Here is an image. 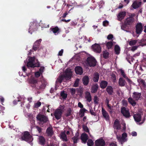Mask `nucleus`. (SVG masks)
Returning a JSON list of instances; mask_svg holds the SVG:
<instances>
[{"label": "nucleus", "mask_w": 146, "mask_h": 146, "mask_svg": "<svg viewBox=\"0 0 146 146\" xmlns=\"http://www.w3.org/2000/svg\"><path fill=\"white\" fill-rule=\"evenodd\" d=\"M73 70L70 68H68L66 70L65 74L63 76H60L57 79V81L61 83L63 80V78H65L66 80L70 79L72 75Z\"/></svg>", "instance_id": "obj_1"}, {"label": "nucleus", "mask_w": 146, "mask_h": 146, "mask_svg": "<svg viewBox=\"0 0 146 146\" xmlns=\"http://www.w3.org/2000/svg\"><path fill=\"white\" fill-rule=\"evenodd\" d=\"M73 70L70 68H68L66 70L65 74L63 76H60L57 79V81L61 83L63 80V78H65L66 80L70 79L72 75Z\"/></svg>", "instance_id": "obj_2"}, {"label": "nucleus", "mask_w": 146, "mask_h": 146, "mask_svg": "<svg viewBox=\"0 0 146 146\" xmlns=\"http://www.w3.org/2000/svg\"><path fill=\"white\" fill-rule=\"evenodd\" d=\"M28 62L27 63V66L28 67L34 68L39 66V63L37 59L34 57L30 58L28 59Z\"/></svg>", "instance_id": "obj_3"}, {"label": "nucleus", "mask_w": 146, "mask_h": 146, "mask_svg": "<svg viewBox=\"0 0 146 146\" xmlns=\"http://www.w3.org/2000/svg\"><path fill=\"white\" fill-rule=\"evenodd\" d=\"M21 137L22 140H23L28 142H31L33 140L32 136L30 135L28 131H25L22 133Z\"/></svg>", "instance_id": "obj_4"}, {"label": "nucleus", "mask_w": 146, "mask_h": 146, "mask_svg": "<svg viewBox=\"0 0 146 146\" xmlns=\"http://www.w3.org/2000/svg\"><path fill=\"white\" fill-rule=\"evenodd\" d=\"M37 121L40 124H42L46 122L48 120V118L44 115L41 114H39L36 117Z\"/></svg>", "instance_id": "obj_5"}, {"label": "nucleus", "mask_w": 146, "mask_h": 146, "mask_svg": "<svg viewBox=\"0 0 146 146\" xmlns=\"http://www.w3.org/2000/svg\"><path fill=\"white\" fill-rule=\"evenodd\" d=\"M88 64L90 66H94L96 64V61L94 57L90 56L88 58L87 60Z\"/></svg>", "instance_id": "obj_6"}, {"label": "nucleus", "mask_w": 146, "mask_h": 146, "mask_svg": "<svg viewBox=\"0 0 146 146\" xmlns=\"http://www.w3.org/2000/svg\"><path fill=\"white\" fill-rule=\"evenodd\" d=\"M96 146H105V142L102 139H100L96 140L95 141Z\"/></svg>", "instance_id": "obj_7"}, {"label": "nucleus", "mask_w": 146, "mask_h": 146, "mask_svg": "<svg viewBox=\"0 0 146 146\" xmlns=\"http://www.w3.org/2000/svg\"><path fill=\"white\" fill-rule=\"evenodd\" d=\"M141 2L140 1H134L131 5L133 9H136L139 7L141 5Z\"/></svg>", "instance_id": "obj_8"}, {"label": "nucleus", "mask_w": 146, "mask_h": 146, "mask_svg": "<svg viewBox=\"0 0 146 146\" xmlns=\"http://www.w3.org/2000/svg\"><path fill=\"white\" fill-rule=\"evenodd\" d=\"M93 50L95 52L100 53L101 51L100 46L97 44H95L92 46Z\"/></svg>", "instance_id": "obj_9"}, {"label": "nucleus", "mask_w": 146, "mask_h": 146, "mask_svg": "<svg viewBox=\"0 0 146 146\" xmlns=\"http://www.w3.org/2000/svg\"><path fill=\"white\" fill-rule=\"evenodd\" d=\"M142 26L141 23H138L136 26V32L137 34H140L142 31Z\"/></svg>", "instance_id": "obj_10"}, {"label": "nucleus", "mask_w": 146, "mask_h": 146, "mask_svg": "<svg viewBox=\"0 0 146 146\" xmlns=\"http://www.w3.org/2000/svg\"><path fill=\"white\" fill-rule=\"evenodd\" d=\"M135 14H131L129 17L127 18L125 21V23L126 24L130 25L134 21L133 17Z\"/></svg>", "instance_id": "obj_11"}, {"label": "nucleus", "mask_w": 146, "mask_h": 146, "mask_svg": "<svg viewBox=\"0 0 146 146\" xmlns=\"http://www.w3.org/2000/svg\"><path fill=\"white\" fill-rule=\"evenodd\" d=\"M60 139L63 141L66 142L68 141V139L66 134V131L64 130L62 132L60 135Z\"/></svg>", "instance_id": "obj_12"}, {"label": "nucleus", "mask_w": 146, "mask_h": 146, "mask_svg": "<svg viewBox=\"0 0 146 146\" xmlns=\"http://www.w3.org/2000/svg\"><path fill=\"white\" fill-rule=\"evenodd\" d=\"M141 95L140 93L138 92H134L132 96V98L135 100H138L139 99Z\"/></svg>", "instance_id": "obj_13"}, {"label": "nucleus", "mask_w": 146, "mask_h": 146, "mask_svg": "<svg viewBox=\"0 0 146 146\" xmlns=\"http://www.w3.org/2000/svg\"><path fill=\"white\" fill-rule=\"evenodd\" d=\"M62 113L61 112L58 111V110H56L54 111V115L55 118L58 120L61 118Z\"/></svg>", "instance_id": "obj_14"}, {"label": "nucleus", "mask_w": 146, "mask_h": 146, "mask_svg": "<svg viewBox=\"0 0 146 146\" xmlns=\"http://www.w3.org/2000/svg\"><path fill=\"white\" fill-rule=\"evenodd\" d=\"M102 112L104 118L106 120H108L109 119V116L107 112L103 108H102Z\"/></svg>", "instance_id": "obj_15"}, {"label": "nucleus", "mask_w": 146, "mask_h": 146, "mask_svg": "<svg viewBox=\"0 0 146 146\" xmlns=\"http://www.w3.org/2000/svg\"><path fill=\"white\" fill-rule=\"evenodd\" d=\"M121 111L123 115L126 117H128L130 116L128 111L125 107L121 108Z\"/></svg>", "instance_id": "obj_16"}, {"label": "nucleus", "mask_w": 146, "mask_h": 146, "mask_svg": "<svg viewBox=\"0 0 146 146\" xmlns=\"http://www.w3.org/2000/svg\"><path fill=\"white\" fill-rule=\"evenodd\" d=\"M127 134L126 133H123L122 134V136H120L117 135V138L118 140L120 142L125 141V139L127 137Z\"/></svg>", "instance_id": "obj_17"}, {"label": "nucleus", "mask_w": 146, "mask_h": 146, "mask_svg": "<svg viewBox=\"0 0 146 146\" xmlns=\"http://www.w3.org/2000/svg\"><path fill=\"white\" fill-rule=\"evenodd\" d=\"M118 83L119 85L121 87L125 86L127 84L125 80L122 78H119Z\"/></svg>", "instance_id": "obj_18"}, {"label": "nucleus", "mask_w": 146, "mask_h": 146, "mask_svg": "<svg viewBox=\"0 0 146 146\" xmlns=\"http://www.w3.org/2000/svg\"><path fill=\"white\" fill-rule=\"evenodd\" d=\"M126 15V12L125 11H122L119 12L117 15V19L119 21L122 20Z\"/></svg>", "instance_id": "obj_19"}, {"label": "nucleus", "mask_w": 146, "mask_h": 146, "mask_svg": "<svg viewBox=\"0 0 146 146\" xmlns=\"http://www.w3.org/2000/svg\"><path fill=\"white\" fill-rule=\"evenodd\" d=\"M75 71L76 74L79 75L82 74L83 73L82 68L79 66L76 67L75 68Z\"/></svg>", "instance_id": "obj_20"}, {"label": "nucleus", "mask_w": 146, "mask_h": 146, "mask_svg": "<svg viewBox=\"0 0 146 146\" xmlns=\"http://www.w3.org/2000/svg\"><path fill=\"white\" fill-rule=\"evenodd\" d=\"M81 139L83 143H85L88 139V136L87 135L83 133L82 134L81 136Z\"/></svg>", "instance_id": "obj_21"}, {"label": "nucleus", "mask_w": 146, "mask_h": 146, "mask_svg": "<svg viewBox=\"0 0 146 146\" xmlns=\"http://www.w3.org/2000/svg\"><path fill=\"white\" fill-rule=\"evenodd\" d=\"M85 98L86 99V100L90 102L91 101L92 98L90 92L86 91L85 93Z\"/></svg>", "instance_id": "obj_22"}, {"label": "nucleus", "mask_w": 146, "mask_h": 146, "mask_svg": "<svg viewBox=\"0 0 146 146\" xmlns=\"http://www.w3.org/2000/svg\"><path fill=\"white\" fill-rule=\"evenodd\" d=\"M113 127L115 129H120V126L119 121L117 119H116L115 121Z\"/></svg>", "instance_id": "obj_23"}, {"label": "nucleus", "mask_w": 146, "mask_h": 146, "mask_svg": "<svg viewBox=\"0 0 146 146\" xmlns=\"http://www.w3.org/2000/svg\"><path fill=\"white\" fill-rule=\"evenodd\" d=\"M98 87V85L96 84L93 85L91 89V92L92 93L96 92L97 91Z\"/></svg>", "instance_id": "obj_24"}, {"label": "nucleus", "mask_w": 146, "mask_h": 146, "mask_svg": "<svg viewBox=\"0 0 146 146\" xmlns=\"http://www.w3.org/2000/svg\"><path fill=\"white\" fill-rule=\"evenodd\" d=\"M42 41L41 39H40L37 40L34 43V45L33 46V49L36 50H37L38 47V44H39Z\"/></svg>", "instance_id": "obj_25"}, {"label": "nucleus", "mask_w": 146, "mask_h": 146, "mask_svg": "<svg viewBox=\"0 0 146 146\" xmlns=\"http://www.w3.org/2000/svg\"><path fill=\"white\" fill-rule=\"evenodd\" d=\"M83 84L85 85H87L89 82V78L87 76H85L83 78Z\"/></svg>", "instance_id": "obj_26"}, {"label": "nucleus", "mask_w": 146, "mask_h": 146, "mask_svg": "<svg viewBox=\"0 0 146 146\" xmlns=\"http://www.w3.org/2000/svg\"><path fill=\"white\" fill-rule=\"evenodd\" d=\"M139 45L143 46L146 45V36L139 42Z\"/></svg>", "instance_id": "obj_27"}, {"label": "nucleus", "mask_w": 146, "mask_h": 146, "mask_svg": "<svg viewBox=\"0 0 146 146\" xmlns=\"http://www.w3.org/2000/svg\"><path fill=\"white\" fill-rule=\"evenodd\" d=\"M79 133H77L72 138V139L74 143H76L77 142V141L79 139Z\"/></svg>", "instance_id": "obj_28"}, {"label": "nucleus", "mask_w": 146, "mask_h": 146, "mask_svg": "<svg viewBox=\"0 0 146 146\" xmlns=\"http://www.w3.org/2000/svg\"><path fill=\"white\" fill-rule=\"evenodd\" d=\"M76 89L77 95H78L80 96L81 95L83 92L82 88L81 87H80L79 88H76Z\"/></svg>", "instance_id": "obj_29"}, {"label": "nucleus", "mask_w": 146, "mask_h": 146, "mask_svg": "<svg viewBox=\"0 0 146 146\" xmlns=\"http://www.w3.org/2000/svg\"><path fill=\"white\" fill-rule=\"evenodd\" d=\"M108 84L107 82L105 81H102L100 84V86L102 88H104L106 87Z\"/></svg>", "instance_id": "obj_30"}, {"label": "nucleus", "mask_w": 146, "mask_h": 146, "mask_svg": "<svg viewBox=\"0 0 146 146\" xmlns=\"http://www.w3.org/2000/svg\"><path fill=\"white\" fill-rule=\"evenodd\" d=\"M38 140L39 143L42 145H44L45 143V140L42 136H40L39 137Z\"/></svg>", "instance_id": "obj_31"}, {"label": "nucleus", "mask_w": 146, "mask_h": 146, "mask_svg": "<svg viewBox=\"0 0 146 146\" xmlns=\"http://www.w3.org/2000/svg\"><path fill=\"white\" fill-rule=\"evenodd\" d=\"M46 132L48 136H51L53 133L52 128L51 127L48 128L46 130Z\"/></svg>", "instance_id": "obj_32"}, {"label": "nucleus", "mask_w": 146, "mask_h": 146, "mask_svg": "<svg viewBox=\"0 0 146 146\" xmlns=\"http://www.w3.org/2000/svg\"><path fill=\"white\" fill-rule=\"evenodd\" d=\"M134 99L132 98L131 97L129 98L128 99V101L133 106H135L136 104V102L135 101V100H133Z\"/></svg>", "instance_id": "obj_33"}, {"label": "nucleus", "mask_w": 146, "mask_h": 146, "mask_svg": "<svg viewBox=\"0 0 146 146\" xmlns=\"http://www.w3.org/2000/svg\"><path fill=\"white\" fill-rule=\"evenodd\" d=\"M99 77V74L97 73H95L93 77V81L95 82H98Z\"/></svg>", "instance_id": "obj_34"}, {"label": "nucleus", "mask_w": 146, "mask_h": 146, "mask_svg": "<svg viewBox=\"0 0 146 146\" xmlns=\"http://www.w3.org/2000/svg\"><path fill=\"white\" fill-rule=\"evenodd\" d=\"M134 117L135 120L137 122H139L141 120V116L140 114L135 115L134 116Z\"/></svg>", "instance_id": "obj_35"}, {"label": "nucleus", "mask_w": 146, "mask_h": 146, "mask_svg": "<svg viewBox=\"0 0 146 146\" xmlns=\"http://www.w3.org/2000/svg\"><path fill=\"white\" fill-rule=\"evenodd\" d=\"M52 31L53 32L55 35L58 34L59 33V29L57 27H55L52 28Z\"/></svg>", "instance_id": "obj_36"}, {"label": "nucleus", "mask_w": 146, "mask_h": 146, "mask_svg": "<svg viewBox=\"0 0 146 146\" xmlns=\"http://www.w3.org/2000/svg\"><path fill=\"white\" fill-rule=\"evenodd\" d=\"M106 91L108 93L110 94H111L113 91V89L112 87L110 86H108L106 88Z\"/></svg>", "instance_id": "obj_37"}, {"label": "nucleus", "mask_w": 146, "mask_h": 146, "mask_svg": "<svg viewBox=\"0 0 146 146\" xmlns=\"http://www.w3.org/2000/svg\"><path fill=\"white\" fill-rule=\"evenodd\" d=\"M115 50L116 54H119L120 53V51L119 47L117 45H115Z\"/></svg>", "instance_id": "obj_38"}, {"label": "nucleus", "mask_w": 146, "mask_h": 146, "mask_svg": "<svg viewBox=\"0 0 146 146\" xmlns=\"http://www.w3.org/2000/svg\"><path fill=\"white\" fill-rule=\"evenodd\" d=\"M137 42V40H131L129 41V44L130 46H132L135 45Z\"/></svg>", "instance_id": "obj_39"}, {"label": "nucleus", "mask_w": 146, "mask_h": 146, "mask_svg": "<svg viewBox=\"0 0 146 146\" xmlns=\"http://www.w3.org/2000/svg\"><path fill=\"white\" fill-rule=\"evenodd\" d=\"M94 102L95 104L97 105L99 103V98L96 96H95L93 99Z\"/></svg>", "instance_id": "obj_40"}, {"label": "nucleus", "mask_w": 146, "mask_h": 146, "mask_svg": "<svg viewBox=\"0 0 146 146\" xmlns=\"http://www.w3.org/2000/svg\"><path fill=\"white\" fill-rule=\"evenodd\" d=\"M64 105H60L59 107L56 109L62 112V113L64 111Z\"/></svg>", "instance_id": "obj_41"}, {"label": "nucleus", "mask_w": 146, "mask_h": 146, "mask_svg": "<svg viewBox=\"0 0 146 146\" xmlns=\"http://www.w3.org/2000/svg\"><path fill=\"white\" fill-rule=\"evenodd\" d=\"M41 83H42V85L39 88H43L45 87L46 84V80L43 79L41 81Z\"/></svg>", "instance_id": "obj_42"}, {"label": "nucleus", "mask_w": 146, "mask_h": 146, "mask_svg": "<svg viewBox=\"0 0 146 146\" xmlns=\"http://www.w3.org/2000/svg\"><path fill=\"white\" fill-rule=\"evenodd\" d=\"M113 42L112 41L109 42L107 43L106 46L108 49L111 48L112 46Z\"/></svg>", "instance_id": "obj_43"}, {"label": "nucleus", "mask_w": 146, "mask_h": 146, "mask_svg": "<svg viewBox=\"0 0 146 146\" xmlns=\"http://www.w3.org/2000/svg\"><path fill=\"white\" fill-rule=\"evenodd\" d=\"M94 144V142L91 139L88 140L87 142V145L88 146H92Z\"/></svg>", "instance_id": "obj_44"}, {"label": "nucleus", "mask_w": 146, "mask_h": 146, "mask_svg": "<svg viewBox=\"0 0 146 146\" xmlns=\"http://www.w3.org/2000/svg\"><path fill=\"white\" fill-rule=\"evenodd\" d=\"M107 106L108 108V111L110 113H112L113 112V107L110 104H108V105H107Z\"/></svg>", "instance_id": "obj_45"}, {"label": "nucleus", "mask_w": 146, "mask_h": 146, "mask_svg": "<svg viewBox=\"0 0 146 146\" xmlns=\"http://www.w3.org/2000/svg\"><path fill=\"white\" fill-rule=\"evenodd\" d=\"M61 96L63 99H65L67 97V94L66 93H65L64 92H62L61 93Z\"/></svg>", "instance_id": "obj_46"}, {"label": "nucleus", "mask_w": 146, "mask_h": 146, "mask_svg": "<svg viewBox=\"0 0 146 146\" xmlns=\"http://www.w3.org/2000/svg\"><path fill=\"white\" fill-rule=\"evenodd\" d=\"M31 84H34L36 86L38 84L37 80L34 79H33L31 80Z\"/></svg>", "instance_id": "obj_47"}, {"label": "nucleus", "mask_w": 146, "mask_h": 146, "mask_svg": "<svg viewBox=\"0 0 146 146\" xmlns=\"http://www.w3.org/2000/svg\"><path fill=\"white\" fill-rule=\"evenodd\" d=\"M70 92L71 94L73 95L76 92V89L74 88H72L70 89Z\"/></svg>", "instance_id": "obj_48"}, {"label": "nucleus", "mask_w": 146, "mask_h": 146, "mask_svg": "<svg viewBox=\"0 0 146 146\" xmlns=\"http://www.w3.org/2000/svg\"><path fill=\"white\" fill-rule=\"evenodd\" d=\"M79 80L78 79H76V81L75 82L74 84V86L75 87H77L78 86L79 82Z\"/></svg>", "instance_id": "obj_49"}, {"label": "nucleus", "mask_w": 146, "mask_h": 146, "mask_svg": "<svg viewBox=\"0 0 146 146\" xmlns=\"http://www.w3.org/2000/svg\"><path fill=\"white\" fill-rule=\"evenodd\" d=\"M119 71H120L121 74L122 76L124 78H126V76L124 72V71L122 69H120Z\"/></svg>", "instance_id": "obj_50"}, {"label": "nucleus", "mask_w": 146, "mask_h": 146, "mask_svg": "<svg viewBox=\"0 0 146 146\" xmlns=\"http://www.w3.org/2000/svg\"><path fill=\"white\" fill-rule=\"evenodd\" d=\"M109 55V53L108 52L105 51L103 52V56L104 58H106Z\"/></svg>", "instance_id": "obj_51"}, {"label": "nucleus", "mask_w": 146, "mask_h": 146, "mask_svg": "<svg viewBox=\"0 0 146 146\" xmlns=\"http://www.w3.org/2000/svg\"><path fill=\"white\" fill-rule=\"evenodd\" d=\"M41 105V103L40 102H38L36 103H35L34 105V107L37 108L40 106Z\"/></svg>", "instance_id": "obj_52"}, {"label": "nucleus", "mask_w": 146, "mask_h": 146, "mask_svg": "<svg viewBox=\"0 0 146 146\" xmlns=\"http://www.w3.org/2000/svg\"><path fill=\"white\" fill-rule=\"evenodd\" d=\"M82 128L86 132H88L89 131L88 127L86 126L83 125L82 126Z\"/></svg>", "instance_id": "obj_53"}, {"label": "nucleus", "mask_w": 146, "mask_h": 146, "mask_svg": "<svg viewBox=\"0 0 146 146\" xmlns=\"http://www.w3.org/2000/svg\"><path fill=\"white\" fill-rule=\"evenodd\" d=\"M138 46H134L131 47V50L133 52L137 49Z\"/></svg>", "instance_id": "obj_54"}, {"label": "nucleus", "mask_w": 146, "mask_h": 146, "mask_svg": "<svg viewBox=\"0 0 146 146\" xmlns=\"http://www.w3.org/2000/svg\"><path fill=\"white\" fill-rule=\"evenodd\" d=\"M41 74V73H40V72H39L38 71V72H36V73H35V75L36 77H38L40 76V75Z\"/></svg>", "instance_id": "obj_55"}, {"label": "nucleus", "mask_w": 146, "mask_h": 146, "mask_svg": "<svg viewBox=\"0 0 146 146\" xmlns=\"http://www.w3.org/2000/svg\"><path fill=\"white\" fill-rule=\"evenodd\" d=\"M109 24V22L107 21H105L103 22V25L104 26H107Z\"/></svg>", "instance_id": "obj_56"}, {"label": "nucleus", "mask_w": 146, "mask_h": 146, "mask_svg": "<svg viewBox=\"0 0 146 146\" xmlns=\"http://www.w3.org/2000/svg\"><path fill=\"white\" fill-rule=\"evenodd\" d=\"M137 81L139 83H141L142 84H144L145 82L143 80L141 79H139Z\"/></svg>", "instance_id": "obj_57"}, {"label": "nucleus", "mask_w": 146, "mask_h": 146, "mask_svg": "<svg viewBox=\"0 0 146 146\" xmlns=\"http://www.w3.org/2000/svg\"><path fill=\"white\" fill-rule=\"evenodd\" d=\"M66 133L67 135H68L70 133H72L73 132L71 129H70L69 131H66Z\"/></svg>", "instance_id": "obj_58"}, {"label": "nucleus", "mask_w": 146, "mask_h": 146, "mask_svg": "<svg viewBox=\"0 0 146 146\" xmlns=\"http://www.w3.org/2000/svg\"><path fill=\"white\" fill-rule=\"evenodd\" d=\"M122 103L123 106H126L127 105V102L125 100H123Z\"/></svg>", "instance_id": "obj_59"}, {"label": "nucleus", "mask_w": 146, "mask_h": 146, "mask_svg": "<svg viewBox=\"0 0 146 146\" xmlns=\"http://www.w3.org/2000/svg\"><path fill=\"white\" fill-rule=\"evenodd\" d=\"M113 37V35L111 34H110L108 35L107 36V38L108 40H111L112 39Z\"/></svg>", "instance_id": "obj_60"}, {"label": "nucleus", "mask_w": 146, "mask_h": 146, "mask_svg": "<svg viewBox=\"0 0 146 146\" xmlns=\"http://www.w3.org/2000/svg\"><path fill=\"white\" fill-rule=\"evenodd\" d=\"M90 111L91 114L92 115H96L94 111L93 110L90 109Z\"/></svg>", "instance_id": "obj_61"}, {"label": "nucleus", "mask_w": 146, "mask_h": 146, "mask_svg": "<svg viewBox=\"0 0 146 146\" xmlns=\"http://www.w3.org/2000/svg\"><path fill=\"white\" fill-rule=\"evenodd\" d=\"M44 69V67H42L40 68L39 72L42 74L43 72Z\"/></svg>", "instance_id": "obj_62"}, {"label": "nucleus", "mask_w": 146, "mask_h": 146, "mask_svg": "<svg viewBox=\"0 0 146 146\" xmlns=\"http://www.w3.org/2000/svg\"><path fill=\"white\" fill-rule=\"evenodd\" d=\"M63 49H61L59 52L58 54V55L61 56L62 55L63 53Z\"/></svg>", "instance_id": "obj_63"}, {"label": "nucleus", "mask_w": 146, "mask_h": 146, "mask_svg": "<svg viewBox=\"0 0 146 146\" xmlns=\"http://www.w3.org/2000/svg\"><path fill=\"white\" fill-rule=\"evenodd\" d=\"M78 106L81 108L83 107V105L80 102H79L78 104Z\"/></svg>", "instance_id": "obj_64"}]
</instances>
